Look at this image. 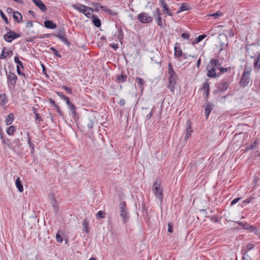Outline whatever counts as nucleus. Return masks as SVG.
Here are the masks:
<instances>
[{"instance_id": "1", "label": "nucleus", "mask_w": 260, "mask_h": 260, "mask_svg": "<svg viewBox=\"0 0 260 260\" xmlns=\"http://www.w3.org/2000/svg\"><path fill=\"white\" fill-rule=\"evenodd\" d=\"M168 74L169 77L168 79L169 83L168 87L172 92H173L178 80V76L174 71L171 63H169L168 64Z\"/></svg>"}, {"instance_id": "2", "label": "nucleus", "mask_w": 260, "mask_h": 260, "mask_svg": "<svg viewBox=\"0 0 260 260\" xmlns=\"http://www.w3.org/2000/svg\"><path fill=\"white\" fill-rule=\"evenodd\" d=\"M220 64L218 59H211L206 68L207 76L210 78L215 77L217 75L215 72L216 69H217V66H220Z\"/></svg>"}, {"instance_id": "3", "label": "nucleus", "mask_w": 260, "mask_h": 260, "mask_svg": "<svg viewBox=\"0 0 260 260\" xmlns=\"http://www.w3.org/2000/svg\"><path fill=\"white\" fill-rule=\"evenodd\" d=\"M72 7L78 12L83 13L88 18H91L93 14V10L86 6L77 3L72 5Z\"/></svg>"}, {"instance_id": "4", "label": "nucleus", "mask_w": 260, "mask_h": 260, "mask_svg": "<svg viewBox=\"0 0 260 260\" xmlns=\"http://www.w3.org/2000/svg\"><path fill=\"white\" fill-rule=\"evenodd\" d=\"M153 192L156 198H157L160 203L163 200L162 189L160 187V183L158 181H156L153 185Z\"/></svg>"}, {"instance_id": "5", "label": "nucleus", "mask_w": 260, "mask_h": 260, "mask_svg": "<svg viewBox=\"0 0 260 260\" xmlns=\"http://www.w3.org/2000/svg\"><path fill=\"white\" fill-rule=\"evenodd\" d=\"M247 52L251 58H260V46L258 45H250L247 49Z\"/></svg>"}, {"instance_id": "6", "label": "nucleus", "mask_w": 260, "mask_h": 260, "mask_svg": "<svg viewBox=\"0 0 260 260\" xmlns=\"http://www.w3.org/2000/svg\"><path fill=\"white\" fill-rule=\"evenodd\" d=\"M120 216L123 218L124 223H125L129 219L128 211L126 208V204L124 202L119 204Z\"/></svg>"}, {"instance_id": "7", "label": "nucleus", "mask_w": 260, "mask_h": 260, "mask_svg": "<svg viewBox=\"0 0 260 260\" xmlns=\"http://www.w3.org/2000/svg\"><path fill=\"white\" fill-rule=\"evenodd\" d=\"M95 122V118L92 115H88L83 121V125L85 127L88 129L92 128Z\"/></svg>"}, {"instance_id": "8", "label": "nucleus", "mask_w": 260, "mask_h": 260, "mask_svg": "<svg viewBox=\"0 0 260 260\" xmlns=\"http://www.w3.org/2000/svg\"><path fill=\"white\" fill-rule=\"evenodd\" d=\"M7 29L9 30V31L4 36V39L7 42H11L13 40L20 36V35L15 33L7 28Z\"/></svg>"}, {"instance_id": "9", "label": "nucleus", "mask_w": 260, "mask_h": 260, "mask_svg": "<svg viewBox=\"0 0 260 260\" xmlns=\"http://www.w3.org/2000/svg\"><path fill=\"white\" fill-rule=\"evenodd\" d=\"M250 71H247L246 69L244 70L243 76L240 81L241 86L243 87L246 86L250 81Z\"/></svg>"}, {"instance_id": "10", "label": "nucleus", "mask_w": 260, "mask_h": 260, "mask_svg": "<svg viewBox=\"0 0 260 260\" xmlns=\"http://www.w3.org/2000/svg\"><path fill=\"white\" fill-rule=\"evenodd\" d=\"M140 22L143 23H148L152 21L153 18L146 13H141L138 16Z\"/></svg>"}, {"instance_id": "11", "label": "nucleus", "mask_w": 260, "mask_h": 260, "mask_svg": "<svg viewBox=\"0 0 260 260\" xmlns=\"http://www.w3.org/2000/svg\"><path fill=\"white\" fill-rule=\"evenodd\" d=\"M218 39L220 41L219 52H221L228 46V39L226 35L224 34H220L218 36Z\"/></svg>"}, {"instance_id": "12", "label": "nucleus", "mask_w": 260, "mask_h": 260, "mask_svg": "<svg viewBox=\"0 0 260 260\" xmlns=\"http://www.w3.org/2000/svg\"><path fill=\"white\" fill-rule=\"evenodd\" d=\"M55 36L59 38L61 41H62L66 44H67L68 46L70 45V43L66 38V33L64 29L61 28L59 29L57 34L55 35Z\"/></svg>"}, {"instance_id": "13", "label": "nucleus", "mask_w": 260, "mask_h": 260, "mask_svg": "<svg viewBox=\"0 0 260 260\" xmlns=\"http://www.w3.org/2000/svg\"><path fill=\"white\" fill-rule=\"evenodd\" d=\"M154 16L156 17V22L160 27L164 28L166 26L165 22H163L160 17V11L158 8H157L154 12Z\"/></svg>"}, {"instance_id": "14", "label": "nucleus", "mask_w": 260, "mask_h": 260, "mask_svg": "<svg viewBox=\"0 0 260 260\" xmlns=\"http://www.w3.org/2000/svg\"><path fill=\"white\" fill-rule=\"evenodd\" d=\"M35 5L43 12L47 11V9L45 5L41 0H32Z\"/></svg>"}, {"instance_id": "15", "label": "nucleus", "mask_w": 260, "mask_h": 260, "mask_svg": "<svg viewBox=\"0 0 260 260\" xmlns=\"http://www.w3.org/2000/svg\"><path fill=\"white\" fill-rule=\"evenodd\" d=\"M8 79L11 84L15 85L17 79V77L14 73L9 72L8 75Z\"/></svg>"}, {"instance_id": "16", "label": "nucleus", "mask_w": 260, "mask_h": 260, "mask_svg": "<svg viewBox=\"0 0 260 260\" xmlns=\"http://www.w3.org/2000/svg\"><path fill=\"white\" fill-rule=\"evenodd\" d=\"M238 224L239 225H243V229L248 230L251 232H253L256 230V228L255 226L253 225H251L247 223H243V222H239Z\"/></svg>"}, {"instance_id": "17", "label": "nucleus", "mask_w": 260, "mask_h": 260, "mask_svg": "<svg viewBox=\"0 0 260 260\" xmlns=\"http://www.w3.org/2000/svg\"><path fill=\"white\" fill-rule=\"evenodd\" d=\"M182 51L178 43H176L174 47V56L176 57H179L182 55Z\"/></svg>"}, {"instance_id": "18", "label": "nucleus", "mask_w": 260, "mask_h": 260, "mask_svg": "<svg viewBox=\"0 0 260 260\" xmlns=\"http://www.w3.org/2000/svg\"><path fill=\"white\" fill-rule=\"evenodd\" d=\"M186 135H185V139H188L191 136V133L192 132V130L191 129V124L189 121H187V127L186 128Z\"/></svg>"}, {"instance_id": "19", "label": "nucleus", "mask_w": 260, "mask_h": 260, "mask_svg": "<svg viewBox=\"0 0 260 260\" xmlns=\"http://www.w3.org/2000/svg\"><path fill=\"white\" fill-rule=\"evenodd\" d=\"M229 86V83L228 82L225 81H222L218 87L219 91H224L226 90Z\"/></svg>"}, {"instance_id": "20", "label": "nucleus", "mask_w": 260, "mask_h": 260, "mask_svg": "<svg viewBox=\"0 0 260 260\" xmlns=\"http://www.w3.org/2000/svg\"><path fill=\"white\" fill-rule=\"evenodd\" d=\"M44 26L48 28L54 29L56 27V25L51 20H46L44 22Z\"/></svg>"}, {"instance_id": "21", "label": "nucleus", "mask_w": 260, "mask_h": 260, "mask_svg": "<svg viewBox=\"0 0 260 260\" xmlns=\"http://www.w3.org/2000/svg\"><path fill=\"white\" fill-rule=\"evenodd\" d=\"M10 53H12V51L4 47L2 50L0 58L1 59H5Z\"/></svg>"}, {"instance_id": "22", "label": "nucleus", "mask_w": 260, "mask_h": 260, "mask_svg": "<svg viewBox=\"0 0 260 260\" xmlns=\"http://www.w3.org/2000/svg\"><path fill=\"white\" fill-rule=\"evenodd\" d=\"M13 18L17 22H20L22 21V16L18 12H15L13 14Z\"/></svg>"}, {"instance_id": "23", "label": "nucleus", "mask_w": 260, "mask_h": 260, "mask_svg": "<svg viewBox=\"0 0 260 260\" xmlns=\"http://www.w3.org/2000/svg\"><path fill=\"white\" fill-rule=\"evenodd\" d=\"M14 120V115L13 113H10L6 119V124L8 125L11 124Z\"/></svg>"}, {"instance_id": "24", "label": "nucleus", "mask_w": 260, "mask_h": 260, "mask_svg": "<svg viewBox=\"0 0 260 260\" xmlns=\"http://www.w3.org/2000/svg\"><path fill=\"white\" fill-rule=\"evenodd\" d=\"M16 186L18 188V190L22 192L23 191V187L21 183V181L20 180V178H18L16 180Z\"/></svg>"}, {"instance_id": "25", "label": "nucleus", "mask_w": 260, "mask_h": 260, "mask_svg": "<svg viewBox=\"0 0 260 260\" xmlns=\"http://www.w3.org/2000/svg\"><path fill=\"white\" fill-rule=\"evenodd\" d=\"M91 17H92V22L94 25L96 27H100L101 24L100 20L95 17L93 14H92V16H91Z\"/></svg>"}, {"instance_id": "26", "label": "nucleus", "mask_w": 260, "mask_h": 260, "mask_svg": "<svg viewBox=\"0 0 260 260\" xmlns=\"http://www.w3.org/2000/svg\"><path fill=\"white\" fill-rule=\"evenodd\" d=\"M7 102L8 101L6 95L4 94H0V105H5L7 103Z\"/></svg>"}, {"instance_id": "27", "label": "nucleus", "mask_w": 260, "mask_h": 260, "mask_svg": "<svg viewBox=\"0 0 260 260\" xmlns=\"http://www.w3.org/2000/svg\"><path fill=\"white\" fill-rule=\"evenodd\" d=\"M126 78H127V76L123 74H122L120 75L117 76V80L120 83L125 81Z\"/></svg>"}, {"instance_id": "28", "label": "nucleus", "mask_w": 260, "mask_h": 260, "mask_svg": "<svg viewBox=\"0 0 260 260\" xmlns=\"http://www.w3.org/2000/svg\"><path fill=\"white\" fill-rule=\"evenodd\" d=\"M213 109L212 106L210 104H208L205 110V114L208 118L211 111Z\"/></svg>"}, {"instance_id": "29", "label": "nucleus", "mask_w": 260, "mask_h": 260, "mask_svg": "<svg viewBox=\"0 0 260 260\" xmlns=\"http://www.w3.org/2000/svg\"><path fill=\"white\" fill-rule=\"evenodd\" d=\"M88 224H89V222H88V220L86 219H84L83 221V230L87 233H88L89 232Z\"/></svg>"}, {"instance_id": "30", "label": "nucleus", "mask_w": 260, "mask_h": 260, "mask_svg": "<svg viewBox=\"0 0 260 260\" xmlns=\"http://www.w3.org/2000/svg\"><path fill=\"white\" fill-rule=\"evenodd\" d=\"M69 108L70 109V110L72 111V114L73 117H75L76 115V107L73 104L71 103L69 105H68Z\"/></svg>"}, {"instance_id": "31", "label": "nucleus", "mask_w": 260, "mask_h": 260, "mask_svg": "<svg viewBox=\"0 0 260 260\" xmlns=\"http://www.w3.org/2000/svg\"><path fill=\"white\" fill-rule=\"evenodd\" d=\"M222 13L220 11H218L217 12H216L215 13L208 15L207 16L212 17L214 19H217L219 17L221 16L222 15Z\"/></svg>"}, {"instance_id": "32", "label": "nucleus", "mask_w": 260, "mask_h": 260, "mask_svg": "<svg viewBox=\"0 0 260 260\" xmlns=\"http://www.w3.org/2000/svg\"><path fill=\"white\" fill-rule=\"evenodd\" d=\"M15 126L12 125V126H10L9 127H8L6 130L7 131V133L9 135H13V134L14 133V132H15Z\"/></svg>"}, {"instance_id": "33", "label": "nucleus", "mask_w": 260, "mask_h": 260, "mask_svg": "<svg viewBox=\"0 0 260 260\" xmlns=\"http://www.w3.org/2000/svg\"><path fill=\"white\" fill-rule=\"evenodd\" d=\"M14 61L15 63H16L17 64V68L20 67L23 69H24V67L22 64V63L21 61L19 60L18 57H17V56L15 57Z\"/></svg>"}, {"instance_id": "34", "label": "nucleus", "mask_w": 260, "mask_h": 260, "mask_svg": "<svg viewBox=\"0 0 260 260\" xmlns=\"http://www.w3.org/2000/svg\"><path fill=\"white\" fill-rule=\"evenodd\" d=\"M217 69H219L220 70V72L221 74H224L225 73L228 72L230 70V68H221V67H220V66H217Z\"/></svg>"}, {"instance_id": "35", "label": "nucleus", "mask_w": 260, "mask_h": 260, "mask_svg": "<svg viewBox=\"0 0 260 260\" xmlns=\"http://www.w3.org/2000/svg\"><path fill=\"white\" fill-rule=\"evenodd\" d=\"M163 8V12L164 13H166L169 16H172V13L170 11L169 8L167 5H164Z\"/></svg>"}, {"instance_id": "36", "label": "nucleus", "mask_w": 260, "mask_h": 260, "mask_svg": "<svg viewBox=\"0 0 260 260\" xmlns=\"http://www.w3.org/2000/svg\"><path fill=\"white\" fill-rule=\"evenodd\" d=\"M260 60V58L256 57V59L254 60V66L255 68L256 69H259L260 68V63H259V61Z\"/></svg>"}, {"instance_id": "37", "label": "nucleus", "mask_w": 260, "mask_h": 260, "mask_svg": "<svg viewBox=\"0 0 260 260\" xmlns=\"http://www.w3.org/2000/svg\"><path fill=\"white\" fill-rule=\"evenodd\" d=\"M92 6L96 8V10H98L99 9H102L103 10H105V7H104V6H101L100 3H94L92 4Z\"/></svg>"}, {"instance_id": "38", "label": "nucleus", "mask_w": 260, "mask_h": 260, "mask_svg": "<svg viewBox=\"0 0 260 260\" xmlns=\"http://www.w3.org/2000/svg\"><path fill=\"white\" fill-rule=\"evenodd\" d=\"M136 81L137 84L140 86L141 87V86H142L144 85V82L142 78H139V77H137L136 79Z\"/></svg>"}, {"instance_id": "39", "label": "nucleus", "mask_w": 260, "mask_h": 260, "mask_svg": "<svg viewBox=\"0 0 260 260\" xmlns=\"http://www.w3.org/2000/svg\"><path fill=\"white\" fill-rule=\"evenodd\" d=\"M27 140H28V142H27L29 146L31 148L32 150L34 151V145L32 144V143L31 142L29 135V134L28 133L27 134Z\"/></svg>"}, {"instance_id": "40", "label": "nucleus", "mask_w": 260, "mask_h": 260, "mask_svg": "<svg viewBox=\"0 0 260 260\" xmlns=\"http://www.w3.org/2000/svg\"><path fill=\"white\" fill-rule=\"evenodd\" d=\"M96 216L98 218H105V212L103 211H100L96 213Z\"/></svg>"}, {"instance_id": "41", "label": "nucleus", "mask_w": 260, "mask_h": 260, "mask_svg": "<svg viewBox=\"0 0 260 260\" xmlns=\"http://www.w3.org/2000/svg\"><path fill=\"white\" fill-rule=\"evenodd\" d=\"M206 37V35H200L196 39V43H199Z\"/></svg>"}, {"instance_id": "42", "label": "nucleus", "mask_w": 260, "mask_h": 260, "mask_svg": "<svg viewBox=\"0 0 260 260\" xmlns=\"http://www.w3.org/2000/svg\"><path fill=\"white\" fill-rule=\"evenodd\" d=\"M202 88H203L205 90L206 89V91H207V92L208 94V92H209V84L207 82L204 83L203 85Z\"/></svg>"}, {"instance_id": "43", "label": "nucleus", "mask_w": 260, "mask_h": 260, "mask_svg": "<svg viewBox=\"0 0 260 260\" xmlns=\"http://www.w3.org/2000/svg\"><path fill=\"white\" fill-rule=\"evenodd\" d=\"M62 99L66 102V103L68 105L71 103L69 98L66 95H62Z\"/></svg>"}, {"instance_id": "44", "label": "nucleus", "mask_w": 260, "mask_h": 260, "mask_svg": "<svg viewBox=\"0 0 260 260\" xmlns=\"http://www.w3.org/2000/svg\"><path fill=\"white\" fill-rule=\"evenodd\" d=\"M50 49L53 51V52L54 53V54L59 57H61V55L58 53L57 50L55 49V48L51 47L50 48Z\"/></svg>"}, {"instance_id": "45", "label": "nucleus", "mask_w": 260, "mask_h": 260, "mask_svg": "<svg viewBox=\"0 0 260 260\" xmlns=\"http://www.w3.org/2000/svg\"><path fill=\"white\" fill-rule=\"evenodd\" d=\"M55 108H56V111L57 112V113H58V114L60 116H63V112L61 111V109H60V108L57 105L55 107Z\"/></svg>"}, {"instance_id": "46", "label": "nucleus", "mask_w": 260, "mask_h": 260, "mask_svg": "<svg viewBox=\"0 0 260 260\" xmlns=\"http://www.w3.org/2000/svg\"><path fill=\"white\" fill-rule=\"evenodd\" d=\"M1 16L2 17V18L5 20V22L8 24L9 22H8V19L7 18L6 16H5V15L4 14V13L2 12H1Z\"/></svg>"}, {"instance_id": "47", "label": "nucleus", "mask_w": 260, "mask_h": 260, "mask_svg": "<svg viewBox=\"0 0 260 260\" xmlns=\"http://www.w3.org/2000/svg\"><path fill=\"white\" fill-rule=\"evenodd\" d=\"M17 72L19 76H21L23 77L24 78L25 77V74L22 73V72H21V71H20V67L17 68Z\"/></svg>"}, {"instance_id": "48", "label": "nucleus", "mask_w": 260, "mask_h": 260, "mask_svg": "<svg viewBox=\"0 0 260 260\" xmlns=\"http://www.w3.org/2000/svg\"><path fill=\"white\" fill-rule=\"evenodd\" d=\"M56 239L57 241L59 243H61L62 242V239L58 234H57L56 235Z\"/></svg>"}, {"instance_id": "49", "label": "nucleus", "mask_w": 260, "mask_h": 260, "mask_svg": "<svg viewBox=\"0 0 260 260\" xmlns=\"http://www.w3.org/2000/svg\"><path fill=\"white\" fill-rule=\"evenodd\" d=\"M180 11H184L188 10L187 6L182 5L180 8Z\"/></svg>"}, {"instance_id": "50", "label": "nucleus", "mask_w": 260, "mask_h": 260, "mask_svg": "<svg viewBox=\"0 0 260 260\" xmlns=\"http://www.w3.org/2000/svg\"><path fill=\"white\" fill-rule=\"evenodd\" d=\"M228 35L230 37H234V32L232 29L228 30Z\"/></svg>"}, {"instance_id": "51", "label": "nucleus", "mask_w": 260, "mask_h": 260, "mask_svg": "<svg viewBox=\"0 0 260 260\" xmlns=\"http://www.w3.org/2000/svg\"><path fill=\"white\" fill-rule=\"evenodd\" d=\"M34 114L35 115V118L36 120H41V119L39 115V114L36 112L34 111Z\"/></svg>"}, {"instance_id": "52", "label": "nucleus", "mask_w": 260, "mask_h": 260, "mask_svg": "<svg viewBox=\"0 0 260 260\" xmlns=\"http://www.w3.org/2000/svg\"><path fill=\"white\" fill-rule=\"evenodd\" d=\"M181 37L185 39H188L189 35L187 33H183L181 34Z\"/></svg>"}, {"instance_id": "53", "label": "nucleus", "mask_w": 260, "mask_h": 260, "mask_svg": "<svg viewBox=\"0 0 260 260\" xmlns=\"http://www.w3.org/2000/svg\"><path fill=\"white\" fill-rule=\"evenodd\" d=\"M241 200V198H237L234 200H233L231 202V205H234L236 203H237L239 201Z\"/></svg>"}, {"instance_id": "54", "label": "nucleus", "mask_w": 260, "mask_h": 260, "mask_svg": "<svg viewBox=\"0 0 260 260\" xmlns=\"http://www.w3.org/2000/svg\"><path fill=\"white\" fill-rule=\"evenodd\" d=\"M168 232L169 233H172L173 232V226L172 224L170 223H168Z\"/></svg>"}, {"instance_id": "55", "label": "nucleus", "mask_w": 260, "mask_h": 260, "mask_svg": "<svg viewBox=\"0 0 260 260\" xmlns=\"http://www.w3.org/2000/svg\"><path fill=\"white\" fill-rule=\"evenodd\" d=\"M110 46L114 50H116L118 48V45L117 44H110Z\"/></svg>"}, {"instance_id": "56", "label": "nucleus", "mask_w": 260, "mask_h": 260, "mask_svg": "<svg viewBox=\"0 0 260 260\" xmlns=\"http://www.w3.org/2000/svg\"><path fill=\"white\" fill-rule=\"evenodd\" d=\"M153 110V108L152 109L151 112L146 116V118L147 119H149L152 116V111Z\"/></svg>"}, {"instance_id": "57", "label": "nucleus", "mask_w": 260, "mask_h": 260, "mask_svg": "<svg viewBox=\"0 0 260 260\" xmlns=\"http://www.w3.org/2000/svg\"><path fill=\"white\" fill-rule=\"evenodd\" d=\"M63 88L64 89V90L69 93H72V90L71 88L67 87V86H65L63 87Z\"/></svg>"}, {"instance_id": "58", "label": "nucleus", "mask_w": 260, "mask_h": 260, "mask_svg": "<svg viewBox=\"0 0 260 260\" xmlns=\"http://www.w3.org/2000/svg\"><path fill=\"white\" fill-rule=\"evenodd\" d=\"M253 246H253V245L252 243H249L247 245V248L248 250H251V249L253 248Z\"/></svg>"}, {"instance_id": "59", "label": "nucleus", "mask_w": 260, "mask_h": 260, "mask_svg": "<svg viewBox=\"0 0 260 260\" xmlns=\"http://www.w3.org/2000/svg\"><path fill=\"white\" fill-rule=\"evenodd\" d=\"M250 201H251V199L248 198V199H246L245 201H243V203L244 205H246L247 204L249 203L250 202Z\"/></svg>"}, {"instance_id": "60", "label": "nucleus", "mask_w": 260, "mask_h": 260, "mask_svg": "<svg viewBox=\"0 0 260 260\" xmlns=\"http://www.w3.org/2000/svg\"><path fill=\"white\" fill-rule=\"evenodd\" d=\"M119 104L121 106H124L125 105V101L124 99H121L119 102Z\"/></svg>"}, {"instance_id": "61", "label": "nucleus", "mask_w": 260, "mask_h": 260, "mask_svg": "<svg viewBox=\"0 0 260 260\" xmlns=\"http://www.w3.org/2000/svg\"><path fill=\"white\" fill-rule=\"evenodd\" d=\"M49 102L50 103L53 105L54 106V107L57 106V105L55 104V103L54 102V101L53 100H52L51 99H49Z\"/></svg>"}, {"instance_id": "62", "label": "nucleus", "mask_w": 260, "mask_h": 260, "mask_svg": "<svg viewBox=\"0 0 260 260\" xmlns=\"http://www.w3.org/2000/svg\"><path fill=\"white\" fill-rule=\"evenodd\" d=\"M159 3L160 4V5L163 7L164 5H167L165 4V0H159Z\"/></svg>"}, {"instance_id": "63", "label": "nucleus", "mask_w": 260, "mask_h": 260, "mask_svg": "<svg viewBox=\"0 0 260 260\" xmlns=\"http://www.w3.org/2000/svg\"><path fill=\"white\" fill-rule=\"evenodd\" d=\"M33 26V24H32V22H28L27 23V25H26V27H32Z\"/></svg>"}, {"instance_id": "64", "label": "nucleus", "mask_w": 260, "mask_h": 260, "mask_svg": "<svg viewBox=\"0 0 260 260\" xmlns=\"http://www.w3.org/2000/svg\"><path fill=\"white\" fill-rule=\"evenodd\" d=\"M201 60L200 58H199L198 61H197V67L198 68H199L200 66V64H201Z\"/></svg>"}]
</instances>
